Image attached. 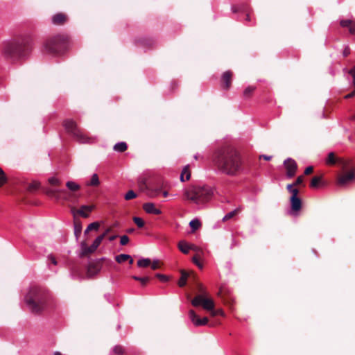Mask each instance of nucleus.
<instances>
[{
	"mask_svg": "<svg viewBox=\"0 0 355 355\" xmlns=\"http://www.w3.org/2000/svg\"><path fill=\"white\" fill-rule=\"evenodd\" d=\"M216 168L229 176L238 175L243 168V159L240 152L233 146H225L216 149L212 157Z\"/></svg>",
	"mask_w": 355,
	"mask_h": 355,
	"instance_id": "obj_1",
	"label": "nucleus"
},
{
	"mask_svg": "<svg viewBox=\"0 0 355 355\" xmlns=\"http://www.w3.org/2000/svg\"><path fill=\"white\" fill-rule=\"evenodd\" d=\"M28 309L35 315H41L49 306L51 297L48 290L39 287H31L25 297Z\"/></svg>",
	"mask_w": 355,
	"mask_h": 355,
	"instance_id": "obj_2",
	"label": "nucleus"
},
{
	"mask_svg": "<svg viewBox=\"0 0 355 355\" xmlns=\"http://www.w3.org/2000/svg\"><path fill=\"white\" fill-rule=\"evenodd\" d=\"M29 50L28 40L17 38L7 41L2 46V54L8 60H15L24 55Z\"/></svg>",
	"mask_w": 355,
	"mask_h": 355,
	"instance_id": "obj_3",
	"label": "nucleus"
},
{
	"mask_svg": "<svg viewBox=\"0 0 355 355\" xmlns=\"http://www.w3.org/2000/svg\"><path fill=\"white\" fill-rule=\"evenodd\" d=\"M212 196L213 191L208 186L192 185L184 191V198L196 204L206 203L211 198Z\"/></svg>",
	"mask_w": 355,
	"mask_h": 355,
	"instance_id": "obj_4",
	"label": "nucleus"
},
{
	"mask_svg": "<svg viewBox=\"0 0 355 355\" xmlns=\"http://www.w3.org/2000/svg\"><path fill=\"white\" fill-rule=\"evenodd\" d=\"M68 46V39L67 36L57 35L52 36L44 42V51L51 55H60L64 53Z\"/></svg>",
	"mask_w": 355,
	"mask_h": 355,
	"instance_id": "obj_5",
	"label": "nucleus"
},
{
	"mask_svg": "<svg viewBox=\"0 0 355 355\" xmlns=\"http://www.w3.org/2000/svg\"><path fill=\"white\" fill-rule=\"evenodd\" d=\"M63 126L68 134L71 135L76 141L80 143H88L89 138L78 126L75 121L72 119H66L63 121Z\"/></svg>",
	"mask_w": 355,
	"mask_h": 355,
	"instance_id": "obj_6",
	"label": "nucleus"
},
{
	"mask_svg": "<svg viewBox=\"0 0 355 355\" xmlns=\"http://www.w3.org/2000/svg\"><path fill=\"white\" fill-rule=\"evenodd\" d=\"M67 189L62 190V201L76 203L79 198L77 192L80 189V186L73 181L66 182Z\"/></svg>",
	"mask_w": 355,
	"mask_h": 355,
	"instance_id": "obj_7",
	"label": "nucleus"
},
{
	"mask_svg": "<svg viewBox=\"0 0 355 355\" xmlns=\"http://www.w3.org/2000/svg\"><path fill=\"white\" fill-rule=\"evenodd\" d=\"M191 304L193 306H202L207 311H211L214 309L215 304L211 298L203 295H197L192 300Z\"/></svg>",
	"mask_w": 355,
	"mask_h": 355,
	"instance_id": "obj_8",
	"label": "nucleus"
},
{
	"mask_svg": "<svg viewBox=\"0 0 355 355\" xmlns=\"http://www.w3.org/2000/svg\"><path fill=\"white\" fill-rule=\"evenodd\" d=\"M94 209V205H82L79 209H76L75 207H71V212L73 216V218H77L76 215H79L83 218H87L89 216L90 212Z\"/></svg>",
	"mask_w": 355,
	"mask_h": 355,
	"instance_id": "obj_9",
	"label": "nucleus"
},
{
	"mask_svg": "<svg viewBox=\"0 0 355 355\" xmlns=\"http://www.w3.org/2000/svg\"><path fill=\"white\" fill-rule=\"evenodd\" d=\"M103 260L104 259H100L94 261H91L89 263L87 269V275L89 277H92L100 272Z\"/></svg>",
	"mask_w": 355,
	"mask_h": 355,
	"instance_id": "obj_10",
	"label": "nucleus"
},
{
	"mask_svg": "<svg viewBox=\"0 0 355 355\" xmlns=\"http://www.w3.org/2000/svg\"><path fill=\"white\" fill-rule=\"evenodd\" d=\"M286 170V175L288 178H293L296 173L297 165L295 161L291 158H288L284 162Z\"/></svg>",
	"mask_w": 355,
	"mask_h": 355,
	"instance_id": "obj_11",
	"label": "nucleus"
},
{
	"mask_svg": "<svg viewBox=\"0 0 355 355\" xmlns=\"http://www.w3.org/2000/svg\"><path fill=\"white\" fill-rule=\"evenodd\" d=\"M218 295L225 303L231 304L233 302L230 290L225 286H221L220 288Z\"/></svg>",
	"mask_w": 355,
	"mask_h": 355,
	"instance_id": "obj_12",
	"label": "nucleus"
},
{
	"mask_svg": "<svg viewBox=\"0 0 355 355\" xmlns=\"http://www.w3.org/2000/svg\"><path fill=\"white\" fill-rule=\"evenodd\" d=\"M233 77V72L231 71H226L224 72L221 77V85L223 89H229L232 85Z\"/></svg>",
	"mask_w": 355,
	"mask_h": 355,
	"instance_id": "obj_13",
	"label": "nucleus"
},
{
	"mask_svg": "<svg viewBox=\"0 0 355 355\" xmlns=\"http://www.w3.org/2000/svg\"><path fill=\"white\" fill-rule=\"evenodd\" d=\"M355 178V173L354 171H350L344 175H340L338 178V184L340 186L346 184L347 182L352 181Z\"/></svg>",
	"mask_w": 355,
	"mask_h": 355,
	"instance_id": "obj_14",
	"label": "nucleus"
},
{
	"mask_svg": "<svg viewBox=\"0 0 355 355\" xmlns=\"http://www.w3.org/2000/svg\"><path fill=\"white\" fill-rule=\"evenodd\" d=\"M68 21V16L63 12H59L52 17V22L57 26L64 25Z\"/></svg>",
	"mask_w": 355,
	"mask_h": 355,
	"instance_id": "obj_15",
	"label": "nucleus"
},
{
	"mask_svg": "<svg viewBox=\"0 0 355 355\" xmlns=\"http://www.w3.org/2000/svg\"><path fill=\"white\" fill-rule=\"evenodd\" d=\"M80 247H81V252L80 253V257H87L96 251V249L92 248V245L87 246L85 241L81 242Z\"/></svg>",
	"mask_w": 355,
	"mask_h": 355,
	"instance_id": "obj_16",
	"label": "nucleus"
},
{
	"mask_svg": "<svg viewBox=\"0 0 355 355\" xmlns=\"http://www.w3.org/2000/svg\"><path fill=\"white\" fill-rule=\"evenodd\" d=\"M144 210L150 214L159 215L162 213L161 210L156 208L153 202H146L143 205Z\"/></svg>",
	"mask_w": 355,
	"mask_h": 355,
	"instance_id": "obj_17",
	"label": "nucleus"
},
{
	"mask_svg": "<svg viewBox=\"0 0 355 355\" xmlns=\"http://www.w3.org/2000/svg\"><path fill=\"white\" fill-rule=\"evenodd\" d=\"M62 190L57 189H46V194L51 198H54L55 200H62Z\"/></svg>",
	"mask_w": 355,
	"mask_h": 355,
	"instance_id": "obj_18",
	"label": "nucleus"
},
{
	"mask_svg": "<svg viewBox=\"0 0 355 355\" xmlns=\"http://www.w3.org/2000/svg\"><path fill=\"white\" fill-rule=\"evenodd\" d=\"M179 250L184 254H188L190 250H198V248L194 245H189L185 241H180L178 243Z\"/></svg>",
	"mask_w": 355,
	"mask_h": 355,
	"instance_id": "obj_19",
	"label": "nucleus"
},
{
	"mask_svg": "<svg viewBox=\"0 0 355 355\" xmlns=\"http://www.w3.org/2000/svg\"><path fill=\"white\" fill-rule=\"evenodd\" d=\"M340 24L343 27H347L351 34H355V22L349 19L342 20Z\"/></svg>",
	"mask_w": 355,
	"mask_h": 355,
	"instance_id": "obj_20",
	"label": "nucleus"
},
{
	"mask_svg": "<svg viewBox=\"0 0 355 355\" xmlns=\"http://www.w3.org/2000/svg\"><path fill=\"white\" fill-rule=\"evenodd\" d=\"M291 209L293 211H298L302 208V200L300 198H291Z\"/></svg>",
	"mask_w": 355,
	"mask_h": 355,
	"instance_id": "obj_21",
	"label": "nucleus"
},
{
	"mask_svg": "<svg viewBox=\"0 0 355 355\" xmlns=\"http://www.w3.org/2000/svg\"><path fill=\"white\" fill-rule=\"evenodd\" d=\"M73 225H74V235L76 238L78 239L82 232V223L80 219L75 218L73 220Z\"/></svg>",
	"mask_w": 355,
	"mask_h": 355,
	"instance_id": "obj_22",
	"label": "nucleus"
},
{
	"mask_svg": "<svg viewBox=\"0 0 355 355\" xmlns=\"http://www.w3.org/2000/svg\"><path fill=\"white\" fill-rule=\"evenodd\" d=\"M323 184L322 176H314L310 182V187L312 189H318Z\"/></svg>",
	"mask_w": 355,
	"mask_h": 355,
	"instance_id": "obj_23",
	"label": "nucleus"
},
{
	"mask_svg": "<svg viewBox=\"0 0 355 355\" xmlns=\"http://www.w3.org/2000/svg\"><path fill=\"white\" fill-rule=\"evenodd\" d=\"M161 193L162 191L159 187H153L150 186L146 193L150 198H155L158 196Z\"/></svg>",
	"mask_w": 355,
	"mask_h": 355,
	"instance_id": "obj_24",
	"label": "nucleus"
},
{
	"mask_svg": "<svg viewBox=\"0 0 355 355\" xmlns=\"http://www.w3.org/2000/svg\"><path fill=\"white\" fill-rule=\"evenodd\" d=\"M189 275V273L185 270H181V277L178 281V286L180 287H184L187 284V281Z\"/></svg>",
	"mask_w": 355,
	"mask_h": 355,
	"instance_id": "obj_25",
	"label": "nucleus"
},
{
	"mask_svg": "<svg viewBox=\"0 0 355 355\" xmlns=\"http://www.w3.org/2000/svg\"><path fill=\"white\" fill-rule=\"evenodd\" d=\"M191 178V172L189 170V166H186L183 168L182 173L180 175V180L184 182L185 180H189Z\"/></svg>",
	"mask_w": 355,
	"mask_h": 355,
	"instance_id": "obj_26",
	"label": "nucleus"
},
{
	"mask_svg": "<svg viewBox=\"0 0 355 355\" xmlns=\"http://www.w3.org/2000/svg\"><path fill=\"white\" fill-rule=\"evenodd\" d=\"M128 148V146L125 142H119L116 144L113 149L116 152L123 153L125 152Z\"/></svg>",
	"mask_w": 355,
	"mask_h": 355,
	"instance_id": "obj_27",
	"label": "nucleus"
},
{
	"mask_svg": "<svg viewBox=\"0 0 355 355\" xmlns=\"http://www.w3.org/2000/svg\"><path fill=\"white\" fill-rule=\"evenodd\" d=\"M248 4L242 3L239 6H234L232 8V10L233 12L236 13L239 12H247L248 11Z\"/></svg>",
	"mask_w": 355,
	"mask_h": 355,
	"instance_id": "obj_28",
	"label": "nucleus"
},
{
	"mask_svg": "<svg viewBox=\"0 0 355 355\" xmlns=\"http://www.w3.org/2000/svg\"><path fill=\"white\" fill-rule=\"evenodd\" d=\"M189 225L191 228L192 232H194L201 227L202 223L200 220L196 218L190 221Z\"/></svg>",
	"mask_w": 355,
	"mask_h": 355,
	"instance_id": "obj_29",
	"label": "nucleus"
},
{
	"mask_svg": "<svg viewBox=\"0 0 355 355\" xmlns=\"http://www.w3.org/2000/svg\"><path fill=\"white\" fill-rule=\"evenodd\" d=\"M100 184L98 176L96 173L92 175L90 182L87 184L88 186L97 187Z\"/></svg>",
	"mask_w": 355,
	"mask_h": 355,
	"instance_id": "obj_30",
	"label": "nucleus"
},
{
	"mask_svg": "<svg viewBox=\"0 0 355 355\" xmlns=\"http://www.w3.org/2000/svg\"><path fill=\"white\" fill-rule=\"evenodd\" d=\"M137 42L141 45L146 46H150L153 44V41L151 39L144 37L138 39Z\"/></svg>",
	"mask_w": 355,
	"mask_h": 355,
	"instance_id": "obj_31",
	"label": "nucleus"
},
{
	"mask_svg": "<svg viewBox=\"0 0 355 355\" xmlns=\"http://www.w3.org/2000/svg\"><path fill=\"white\" fill-rule=\"evenodd\" d=\"M338 158H337L336 157V155L333 152H331L328 154V157H327V164H331V165H334L336 163H337V160H338Z\"/></svg>",
	"mask_w": 355,
	"mask_h": 355,
	"instance_id": "obj_32",
	"label": "nucleus"
},
{
	"mask_svg": "<svg viewBox=\"0 0 355 355\" xmlns=\"http://www.w3.org/2000/svg\"><path fill=\"white\" fill-rule=\"evenodd\" d=\"M151 264V260L148 258L141 259L137 261V266L141 268H146Z\"/></svg>",
	"mask_w": 355,
	"mask_h": 355,
	"instance_id": "obj_33",
	"label": "nucleus"
},
{
	"mask_svg": "<svg viewBox=\"0 0 355 355\" xmlns=\"http://www.w3.org/2000/svg\"><path fill=\"white\" fill-rule=\"evenodd\" d=\"M138 186H139V188L141 191H144L146 190V191H148V189L150 188V186H148L146 184V179L145 178H141L139 180L138 182Z\"/></svg>",
	"mask_w": 355,
	"mask_h": 355,
	"instance_id": "obj_34",
	"label": "nucleus"
},
{
	"mask_svg": "<svg viewBox=\"0 0 355 355\" xmlns=\"http://www.w3.org/2000/svg\"><path fill=\"white\" fill-rule=\"evenodd\" d=\"M8 178L3 171V169L0 167V187H2L5 184L8 182Z\"/></svg>",
	"mask_w": 355,
	"mask_h": 355,
	"instance_id": "obj_35",
	"label": "nucleus"
},
{
	"mask_svg": "<svg viewBox=\"0 0 355 355\" xmlns=\"http://www.w3.org/2000/svg\"><path fill=\"white\" fill-rule=\"evenodd\" d=\"M189 315L190 320L192 321V322L197 326V321L200 320V318L198 315L196 313V312L193 310H190L189 312Z\"/></svg>",
	"mask_w": 355,
	"mask_h": 355,
	"instance_id": "obj_36",
	"label": "nucleus"
},
{
	"mask_svg": "<svg viewBox=\"0 0 355 355\" xmlns=\"http://www.w3.org/2000/svg\"><path fill=\"white\" fill-rule=\"evenodd\" d=\"M196 289L198 290L199 294L198 295H203L205 296H208V293L206 291V288L203 286V285L200 283H196Z\"/></svg>",
	"mask_w": 355,
	"mask_h": 355,
	"instance_id": "obj_37",
	"label": "nucleus"
},
{
	"mask_svg": "<svg viewBox=\"0 0 355 355\" xmlns=\"http://www.w3.org/2000/svg\"><path fill=\"white\" fill-rule=\"evenodd\" d=\"M128 259H130V256L128 255V254H121L119 255H117L116 257H115V260L116 261V262H118L119 263H121L122 262H124L125 261H128Z\"/></svg>",
	"mask_w": 355,
	"mask_h": 355,
	"instance_id": "obj_38",
	"label": "nucleus"
},
{
	"mask_svg": "<svg viewBox=\"0 0 355 355\" xmlns=\"http://www.w3.org/2000/svg\"><path fill=\"white\" fill-rule=\"evenodd\" d=\"M256 87H253V86H248L243 92V96L245 98H250L254 91L255 90Z\"/></svg>",
	"mask_w": 355,
	"mask_h": 355,
	"instance_id": "obj_39",
	"label": "nucleus"
},
{
	"mask_svg": "<svg viewBox=\"0 0 355 355\" xmlns=\"http://www.w3.org/2000/svg\"><path fill=\"white\" fill-rule=\"evenodd\" d=\"M337 163L342 167L343 170H345L347 168V167L349 165V161L345 160L342 158H338L337 160Z\"/></svg>",
	"mask_w": 355,
	"mask_h": 355,
	"instance_id": "obj_40",
	"label": "nucleus"
},
{
	"mask_svg": "<svg viewBox=\"0 0 355 355\" xmlns=\"http://www.w3.org/2000/svg\"><path fill=\"white\" fill-rule=\"evenodd\" d=\"M104 239V235H99L92 244V248L97 249Z\"/></svg>",
	"mask_w": 355,
	"mask_h": 355,
	"instance_id": "obj_41",
	"label": "nucleus"
},
{
	"mask_svg": "<svg viewBox=\"0 0 355 355\" xmlns=\"http://www.w3.org/2000/svg\"><path fill=\"white\" fill-rule=\"evenodd\" d=\"M132 279H134L136 281H139L141 282L142 286H146V284L149 282L150 277H139L137 276H132Z\"/></svg>",
	"mask_w": 355,
	"mask_h": 355,
	"instance_id": "obj_42",
	"label": "nucleus"
},
{
	"mask_svg": "<svg viewBox=\"0 0 355 355\" xmlns=\"http://www.w3.org/2000/svg\"><path fill=\"white\" fill-rule=\"evenodd\" d=\"M239 212V209H236L232 211H230V213H228L227 214H226L223 220V221H226L227 220H230L232 218H233L234 216H236L238 213Z\"/></svg>",
	"mask_w": 355,
	"mask_h": 355,
	"instance_id": "obj_43",
	"label": "nucleus"
},
{
	"mask_svg": "<svg viewBox=\"0 0 355 355\" xmlns=\"http://www.w3.org/2000/svg\"><path fill=\"white\" fill-rule=\"evenodd\" d=\"M49 183L54 187H58L61 184V181L55 177H51L48 180Z\"/></svg>",
	"mask_w": 355,
	"mask_h": 355,
	"instance_id": "obj_44",
	"label": "nucleus"
},
{
	"mask_svg": "<svg viewBox=\"0 0 355 355\" xmlns=\"http://www.w3.org/2000/svg\"><path fill=\"white\" fill-rule=\"evenodd\" d=\"M133 221L139 228L144 227L145 223L141 218L135 216L133 217Z\"/></svg>",
	"mask_w": 355,
	"mask_h": 355,
	"instance_id": "obj_45",
	"label": "nucleus"
},
{
	"mask_svg": "<svg viewBox=\"0 0 355 355\" xmlns=\"http://www.w3.org/2000/svg\"><path fill=\"white\" fill-rule=\"evenodd\" d=\"M40 187V183L36 182V181H33V182H31L27 187V189L28 191H35L37 190Z\"/></svg>",
	"mask_w": 355,
	"mask_h": 355,
	"instance_id": "obj_46",
	"label": "nucleus"
},
{
	"mask_svg": "<svg viewBox=\"0 0 355 355\" xmlns=\"http://www.w3.org/2000/svg\"><path fill=\"white\" fill-rule=\"evenodd\" d=\"M114 352L116 355H124V349L121 345H116L113 349Z\"/></svg>",
	"mask_w": 355,
	"mask_h": 355,
	"instance_id": "obj_47",
	"label": "nucleus"
},
{
	"mask_svg": "<svg viewBox=\"0 0 355 355\" xmlns=\"http://www.w3.org/2000/svg\"><path fill=\"white\" fill-rule=\"evenodd\" d=\"M136 197H137V194L132 190L128 191L124 196V198L126 200H130L134 199Z\"/></svg>",
	"mask_w": 355,
	"mask_h": 355,
	"instance_id": "obj_48",
	"label": "nucleus"
},
{
	"mask_svg": "<svg viewBox=\"0 0 355 355\" xmlns=\"http://www.w3.org/2000/svg\"><path fill=\"white\" fill-rule=\"evenodd\" d=\"M99 227L100 223L98 222L92 223L87 226V231L98 230Z\"/></svg>",
	"mask_w": 355,
	"mask_h": 355,
	"instance_id": "obj_49",
	"label": "nucleus"
},
{
	"mask_svg": "<svg viewBox=\"0 0 355 355\" xmlns=\"http://www.w3.org/2000/svg\"><path fill=\"white\" fill-rule=\"evenodd\" d=\"M161 262L159 260H155L153 262L151 261V268L154 270L159 269L161 267Z\"/></svg>",
	"mask_w": 355,
	"mask_h": 355,
	"instance_id": "obj_50",
	"label": "nucleus"
},
{
	"mask_svg": "<svg viewBox=\"0 0 355 355\" xmlns=\"http://www.w3.org/2000/svg\"><path fill=\"white\" fill-rule=\"evenodd\" d=\"M210 313H211V315L213 316V317H215L216 315H224V312L222 309H217V310H215L214 309H213L212 310L210 311Z\"/></svg>",
	"mask_w": 355,
	"mask_h": 355,
	"instance_id": "obj_51",
	"label": "nucleus"
},
{
	"mask_svg": "<svg viewBox=\"0 0 355 355\" xmlns=\"http://www.w3.org/2000/svg\"><path fill=\"white\" fill-rule=\"evenodd\" d=\"M156 277L158 278L161 282H166L169 280V277L165 275L162 274H156Z\"/></svg>",
	"mask_w": 355,
	"mask_h": 355,
	"instance_id": "obj_52",
	"label": "nucleus"
},
{
	"mask_svg": "<svg viewBox=\"0 0 355 355\" xmlns=\"http://www.w3.org/2000/svg\"><path fill=\"white\" fill-rule=\"evenodd\" d=\"M208 318L207 317H204L203 318H200L199 320L197 321V326H203L208 323Z\"/></svg>",
	"mask_w": 355,
	"mask_h": 355,
	"instance_id": "obj_53",
	"label": "nucleus"
},
{
	"mask_svg": "<svg viewBox=\"0 0 355 355\" xmlns=\"http://www.w3.org/2000/svg\"><path fill=\"white\" fill-rule=\"evenodd\" d=\"M130 239L128 236L123 235L121 236L120 243L122 245H125L128 243Z\"/></svg>",
	"mask_w": 355,
	"mask_h": 355,
	"instance_id": "obj_54",
	"label": "nucleus"
},
{
	"mask_svg": "<svg viewBox=\"0 0 355 355\" xmlns=\"http://www.w3.org/2000/svg\"><path fill=\"white\" fill-rule=\"evenodd\" d=\"M304 181V177L302 175L298 176L295 180V182L293 183L295 187L300 185L303 183Z\"/></svg>",
	"mask_w": 355,
	"mask_h": 355,
	"instance_id": "obj_55",
	"label": "nucleus"
},
{
	"mask_svg": "<svg viewBox=\"0 0 355 355\" xmlns=\"http://www.w3.org/2000/svg\"><path fill=\"white\" fill-rule=\"evenodd\" d=\"M192 261L198 268H202V264L198 261L197 255L193 257Z\"/></svg>",
	"mask_w": 355,
	"mask_h": 355,
	"instance_id": "obj_56",
	"label": "nucleus"
},
{
	"mask_svg": "<svg viewBox=\"0 0 355 355\" xmlns=\"http://www.w3.org/2000/svg\"><path fill=\"white\" fill-rule=\"evenodd\" d=\"M291 193L292 194L291 198H298L297 195L299 193V190L297 189H296V188H293L291 191Z\"/></svg>",
	"mask_w": 355,
	"mask_h": 355,
	"instance_id": "obj_57",
	"label": "nucleus"
},
{
	"mask_svg": "<svg viewBox=\"0 0 355 355\" xmlns=\"http://www.w3.org/2000/svg\"><path fill=\"white\" fill-rule=\"evenodd\" d=\"M313 166H308L304 170V175H308L313 173Z\"/></svg>",
	"mask_w": 355,
	"mask_h": 355,
	"instance_id": "obj_58",
	"label": "nucleus"
},
{
	"mask_svg": "<svg viewBox=\"0 0 355 355\" xmlns=\"http://www.w3.org/2000/svg\"><path fill=\"white\" fill-rule=\"evenodd\" d=\"M349 73L353 77V85L355 87V67L349 71Z\"/></svg>",
	"mask_w": 355,
	"mask_h": 355,
	"instance_id": "obj_59",
	"label": "nucleus"
},
{
	"mask_svg": "<svg viewBox=\"0 0 355 355\" xmlns=\"http://www.w3.org/2000/svg\"><path fill=\"white\" fill-rule=\"evenodd\" d=\"M48 259H49V261H51V262L53 265H55H55H57L58 262H57V261H56L55 257L53 255L50 254V255L48 257Z\"/></svg>",
	"mask_w": 355,
	"mask_h": 355,
	"instance_id": "obj_60",
	"label": "nucleus"
},
{
	"mask_svg": "<svg viewBox=\"0 0 355 355\" xmlns=\"http://www.w3.org/2000/svg\"><path fill=\"white\" fill-rule=\"evenodd\" d=\"M250 10H251V8L248 6V11L247 12H244L245 13H246L245 21H250V20H251V18H250Z\"/></svg>",
	"mask_w": 355,
	"mask_h": 355,
	"instance_id": "obj_61",
	"label": "nucleus"
},
{
	"mask_svg": "<svg viewBox=\"0 0 355 355\" xmlns=\"http://www.w3.org/2000/svg\"><path fill=\"white\" fill-rule=\"evenodd\" d=\"M113 227H107L105 231L101 234L104 235V238L112 231Z\"/></svg>",
	"mask_w": 355,
	"mask_h": 355,
	"instance_id": "obj_62",
	"label": "nucleus"
},
{
	"mask_svg": "<svg viewBox=\"0 0 355 355\" xmlns=\"http://www.w3.org/2000/svg\"><path fill=\"white\" fill-rule=\"evenodd\" d=\"M355 96V87H354V89L349 94H347L346 96H345V99H348V98H352Z\"/></svg>",
	"mask_w": 355,
	"mask_h": 355,
	"instance_id": "obj_63",
	"label": "nucleus"
},
{
	"mask_svg": "<svg viewBox=\"0 0 355 355\" xmlns=\"http://www.w3.org/2000/svg\"><path fill=\"white\" fill-rule=\"evenodd\" d=\"M349 53H350V49H349V47H346V48L344 49V51H343V55H344L345 57H347V56H348V55H349Z\"/></svg>",
	"mask_w": 355,
	"mask_h": 355,
	"instance_id": "obj_64",
	"label": "nucleus"
}]
</instances>
